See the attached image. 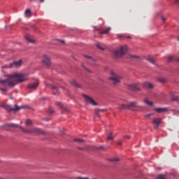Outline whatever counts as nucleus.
I'll use <instances>...</instances> for the list:
<instances>
[{
    "label": "nucleus",
    "instance_id": "37",
    "mask_svg": "<svg viewBox=\"0 0 179 179\" xmlns=\"http://www.w3.org/2000/svg\"><path fill=\"white\" fill-rule=\"evenodd\" d=\"M0 89H1V92H8V89H6V88L1 87Z\"/></svg>",
    "mask_w": 179,
    "mask_h": 179
},
{
    "label": "nucleus",
    "instance_id": "39",
    "mask_svg": "<svg viewBox=\"0 0 179 179\" xmlns=\"http://www.w3.org/2000/svg\"><path fill=\"white\" fill-rule=\"evenodd\" d=\"M97 149H98V150H104L105 147L104 146H101V147L98 148Z\"/></svg>",
    "mask_w": 179,
    "mask_h": 179
},
{
    "label": "nucleus",
    "instance_id": "30",
    "mask_svg": "<svg viewBox=\"0 0 179 179\" xmlns=\"http://www.w3.org/2000/svg\"><path fill=\"white\" fill-rule=\"evenodd\" d=\"M107 139L108 141H113V139H114V138L113 137V133H110L109 136H107Z\"/></svg>",
    "mask_w": 179,
    "mask_h": 179
},
{
    "label": "nucleus",
    "instance_id": "16",
    "mask_svg": "<svg viewBox=\"0 0 179 179\" xmlns=\"http://www.w3.org/2000/svg\"><path fill=\"white\" fill-rule=\"evenodd\" d=\"M143 103H145V104L147 106H150V107H153L154 106L153 101L149 100V98H145L143 99Z\"/></svg>",
    "mask_w": 179,
    "mask_h": 179
},
{
    "label": "nucleus",
    "instance_id": "38",
    "mask_svg": "<svg viewBox=\"0 0 179 179\" xmlns=\"http://www.w3.org/2000/svg\"><path fill=\"white\" fill-rule=\"evenodd\" d=\"M49 113H50V114H53L54 110L52 109V108H49Z\"/></svg>",
    "mask_w": 179,
    "mask_h": 179
},
{
    "label": "nucleus",
    "instance_id": "15",
    "mask_svg": "<svg viewBox=\"0 0 179 179\" xmlns=\"http://www.w3.org/2000/svg\"><path fill=\"white\" fill-rule=\"evenodd\" d=\"M24 38L26 39L27 41L29 43H31V44H34L36 43V40L33 38V36H30L29 34H25Z\"/></svg>",
    "mask_w": 179,
    "mask_h": 179
},
{
    "label": "nucleus",
    "instance_id": "44",
    "mask_svg": "<svg viewBox=\"0 0 179 179\" xmlns=\"http://www.w3.org/2000/svg\"><path fill=\"white\" fill-rule=\"evenodd\" d=\"M124 138L127 139H131V136H124Z\"/></svg>",
    "mask_w": 179,
    "mask_h": 179
},
{
    "label": "nucleus",
    "instance_id": "52",
    "mask_svg": "<svg viewBox=\"0 0 179 179\" xmlns=\"http://www.w3.org/2000/svg\"><path fill=\"white\" fill-rule=\"evenodd\" d=\"M1 162H2V161L0 159V163H1Z\"/></svg>",
    "mask_w": 179,
    "mask_h": 179
},
{
    "label": "nucleus",
    "instance_id": "51",
    "mask_svg": "<svg viewBox=\"0 0 179 179\" xmlns=\"http://www.w3.org/2000/svg\"><path fill=\"white\" fill-rule=\"evenodd\" d=\"M0 179H5V178H0Z\"/></svg>",
    "mask_w": 179,
    "mask_h": 179
},
{
    "label": "nucleus",
    "instance_id": "12",
    "mask_svg": "<svg viewBox=\"0 0 179 179\" xmlns=\"http://www.w3.org/2000/svg\"><path fill=\"white\" fill-rule=\"evenodd\" d=\"M152 124H154L155 129H157L162 124V118L154 117L152 119Z\"/></svg>",
    "mask_w": 179,
    "mask_h": 179
},
{
    "label": "nucleus",
    "instance_id": "36",
    "mask_svg": "<svg viewBox=\"0 0 179 179\" xmlns=\"http://www.w3.org/2000/svg\"><path fill=\"white\" fill-rule=\"evenodd\" d=\"M152 115H153V113H148L145 115V118H149V117H152Z\"/></svg>",
    "mask_w": 179,
    "mask_h": 179
},
{
    "label": "nucleus",
    "instance_id": "4",
    "mask_svg": "<svg viewBox=\"0 0 179 179\" xmlns=\"http://www.w3.org/2000/svg\"><path fill=\"white\" fill-rule=\"evenodd\" d=\"M21 131L24 132V134H34L35 135H43L45 136L47 135V132L41 130V129H38L37 127H34L32 129H30L29 130L24 129V128H21Z\"/></svg>",
    "mask_w": 179,
    "mask_h": 179
},
{
    "label": "nucleus",
    "instance_id": "1",
    "mask_svg": "<svg viewBox=\"0 0 179 179\" xmlns=\"http://www.w3.org/2000/svg\"><path fill=\"white\" fill-rule=\"evenodd\" d=\"M6 76L7 78L6 80L0 79V87H14L17 83H23V82L29 80V73H14Z\"/></svg>",
    "mask_w": 179,
    "mask_h": 179
},
{
    "label": "nucleus",
    "instance_id": "43",
    "mask_svg": "<svg viewBox=\"0 0 179 179\" xmlns=\"http://www.w3.org/2000/svg\"><path fill=\"white\" fill-rule=\"evenodd\" d=\"M161 19H162V20H163V22H166V17H165L162 16Z\"/></svg>",
    "mask_w": 179,
    "mask_h": 179
},
{
    "label": "nucleus",
    "instance_id": "49",
    "mask_svg": "<svg viewBox=\"0 0 179 179\" xmlns=\"http://www.w3.org/2000/svg\"><path fill=\"white\" fill-rule=\"evenodd\" d=\"M86 69V71H87L88 72H90V70L89 69Z\"/></svg>",
    "mask_w": 179,
    "mask_h": 179
},
{
    "label": "nucleus",
    "instance_id": "22",
    "mask_svg": "<svg viewBox=\"0 0 179 179\" xmlns=\"http://www.w3.org/2000/svg\"><path fill=\"white\" fill-rule=\"evenodd\" d=\"M24 16L26 17H31V16H33V13H31V10L30 9H27L24 11Z\"/></svg>",
    "mask_w": 179,
    "mask_h": 179
},
{
    "label": "nucleus",
    "instance_id": "20",
    "mask_svg": "<svg viewBox=\"0 0 179 179\" xmlns=\"http://www.w3.org/2000/svg\"><path fill=\"white\" fill-rule=\"evenodd\" d=\"M144 86L148 87V89H153L155 87V85L150 82L144 83Z\"/></svg>",
    "mask_w": 179,
    "mask_h": 179
},
{
    "label": "nucleus",
    "instance_id": "34",
    "mask_svg": "<svg viewBox=\"0 0 179 179\" xmlns=\"http://www.w3.org/2000/svg\"><path fill=\"white\" fill-rule=\"evenodd\" d=\"M96 47L99 50H104V48L101 47V45H100V43L96 44Z\"/></svg>",
    "mask_w": 179,
    "mask_h": 179
},
{
    "label": "nucleus",
    "instance_id": "46",
    "mask_svg": "<svg viewBox=\"0 0 179 179\" xmlns=\"http://www.w3.org/2000/svg\"><path fill=\"white\" fill-rule=\"evenodd\" d=\"M32 28H34L35 30L37 29V27H36V25H33V26H32Z\"/></svg>",
    "mask_w": 179,
    "mask_h": 179
},
{
    "label": "nucleus",
    "instance_id": "7",
    "mask_svg": "<svg viewBox=\"0 0 179 179\" xmlns=\"http://www.w3.org/2000/svg\"><path fill=\"white\" fill-rule=\"evenodd\" d=\"M83 97L84 98V101L86 104H90L91 106H97V102L94 101V99H93V98H92L91 96L83 94Z\"/></svg>",
    "mask_w": 179,
    "mask_h": 179
},
{
    "label": "nucleus",
    "instance_id": "5",
    "mask_svg": "<svg viewBox=\"0 0 179 179\" xmlns=\"http://www.w3.org/2000/svg\"><path fill=\"white\" fill-rule=\"evenodd\" d=\"M1 107H3V108L6 110V111H8V113H10L12 111H15V112L19 111V110H22V108H24L25 106H17V104H15L14 108H12L10 105H8L7 103H2L1 105Z\"/></svg>",
    "mask_w": 179,
    "mask_h": 179
},
{
    "label": "nucleus",
    "instance_id": "31",
    "mask_svg": "<svg viewBox=\"0 0 179 179\" xmlns=\"http://www.w3.org/2000/svg\"><path fill=\"white\" fill-rule=\"evenodd\" d=\"M84 57L85 58H87V59H89L90 61H92V62H95V61H96V60H94V59H92V57L90 56L85 55Z\"/></svg>",
    "mask_w": 179,
    "mask_h": 179
},
{
    "label": "nucleus",
    "instance_id": "33",
    "mask_svg": "<svg viewBox=\"0 0 179 179\" xmlns=\"http://www.w3.org/2000/svg\"><path fill=\"white\" fill-rule=\"evenodd\" d=\"M173 59H174V57L173 56L168 57V62H173Z\"/></svg>",
    "mask_w": 179,
    "mask_h": 179
},
{
    "label": "nucleus",
    "instance_id": "29",
    "mask_svg": "<svg viewBox=\"0 0 179 179\" xmlns=\"http://www.w3.org/2000/svg\"><path fill=\"white\" fill-rule=\"evenodd\" d=\"M156 179H166V176L164 175H158L156 176Z\"/></svg>",
    "mask_w": 179,
    "mask_h": 179
},
{
    "label": "nucleus",
    "instance_id": "28",
    "mask_svg": "<svg viewBox=\"0 0 179 179\" xmlns=\"http://www.w3.org/2000/svg\"><path fill=\"white\" fill-rule=\"evenodd\" d=\"M25 125H33V122L31 120L28 119L25 121Z\"/></svg>",
    "mask_w": 179,
    "mask_h": 179
},
{
    "label": "nucleus",
    "instance_id": "48",
    "mask_svg": "<svg viewBox=\"0 0 179 179\" xmlns=\"http://www.w3.org/2000/svg\"><path fill=\"white\" fill-rule=\"evenodd\" d=\"M60 43H62V44H64L65 43V41H60Z\"/></svg>",
    "mask_w": 179,
    "mask_h": 179
},
{
    "label": "nucleus",
    "instance_id": "19",
    "mask_svg": "<svg viewBox=\"0 0 179 179\" xmlns=\"http://www.w3.org/2000/svg\"><path fill=\"white\" fill-rule=\"evenodd\" d=\"M5 127H9L10 128H20V129H22V128H23L21 126H19L15 123L6 124Z\"/></svg>",
    "mask_w": 179,
    "mask_h": 179
},
{
    "label": "nucleus",
    "instance_id": "9",
    "mask_svg": "<svg viewBox=\"0 0 179 179\" xmlns=\"http://www.w3.org/2000/svg\"><path fill=\"white\" fill-rule=\"evenodd\" d=\"M21 65H23V60L20 59L10 64L9 66H5L3 68H20Z\"/></svg>",
    "mask_w": 179,
    "mask_h": 179
},
{
    "label": "nucleus",
    "instance_id": "21",
    "mask_svg": "<svg viewBox=\"0 0 179 179\" xmlns=\"http://www.w3.org/2000/svg\"><path fill=\"white\" fill-rule=\"evenodd\" d=\"M170 96H171V100H173V101H179V96H175L173 92H170Z\"/></svg>",
    "mask_w": 179,
    "mask_h": 179
},
{
    "label": "nucleus",
    "instance_id": "25",
    "mask_svg": "<svg viewBox=\"0 0 179 179\" xmlns=\"http://www.w3.org/2000/svg\"><path fill=\"white\" fill-rule=\"evenodd\" d=\"M157 80L159 83H167V79L166 78H157Z\"/></svg>",
    "mask_w": 179,
    "mask_h": 179
},
{
    "label": "nucleus",
    "instance_id": "50",
    "mask_svg": "<svg viewBox=\"0 0 179 179\" xmlns=\"http://www.w3.org/2000/svg\"><path fill=\"white\" fill-rule=\"evenodd\" d=\"M177 62H179V58L176 59Z\"/></svg>",
    "mask_w": 179,
    "mask_h": 179
},
{
    "label": "nucleus",
    "instance_id": "14",
    "mask_svg": "<svg viewBox=\"0 0 179 179\" xmlns=\"http://www.w3.org/2000/svg\"><path fill=\"white\" fill-rule=\"evenodd\" d=\"M154 111L157 113L158 114H163V113H167V111H169V108H154Z\"/></svg>",
    "mask_w": 179,
    "mask_h": 179
},
{
    "label": "nucleus",
    "instance_id": "42",
    "mask_svg": "<svg viewBox=\"0 0 179 179\" xmlns=\"http://www.w3.org/2000/svg\"><path fill=\"white\" fill-rule=\"evenodd\" d=\"M29 1H30V2H34V1H36V0H29ZM39 1L41 3H43V2H44V0H39Z\"/></svg>",
    "mask_w": 179,
    "mask_h": 179
},
{
    "label": "nucleus",
    "instance_id": "47",
    "mask_svg": "<svg viewBox=\"0 0 179 179\" xmlns=\"http://www.w3.org/2000/svg\"><path fill=\"white\" fill-rule=\"evenodd\" d=\"M103 111H106L104 109H100V113H103Z\"/></svg>",
    "mask_w": 179,
    "mask_h": 179
},
{
    "label": "nucleus",
    "instance_id": "17",
    "mask_svg": "<svg viewBox=\"0 0 179 179\" xmlns=\"http://www.w3.org/2000/svg\"><path fill=\"white\" fill-rule=\"evenodd\" d=\"M57 106H59V107H61V108H62V113H64V111H66V112H69V110L67 109V108L65 107V106H64V104H62V103H61V102H57Z\"/></svg>",
    "mask_w": 179,
    "mask_h": 179
},
{
    "label": "nucleus",
    "instance_id": "8",
    "mask_svg": "<svg viewBox=\"0 0 179 179\" xmlns=\"http://www.w3.org/2000/svg\"><path fill=\"white\" fill-rule=\"evenodd\" d=\"M38 85H40V81L38 80V79H35L34 80V81L28 84L27 87L30 90H36V89L38 87Z\"/></svg>",
    "mask_w": 179,
    "mask_h": 179
},
{
    "label": "nucleus",
    "instance_id": "41",
    "mask_svg": "<svg viewBox=\"0 0 179 179\" xmlns=\"http://www.w3.org/2000/svg\"><path fill=\"white\" fill-rule=\"evenodd\" d=\"M131 58H136V59H138V58H139V57H138V56H136V55H131Z\"/></svg>",
    "mask_w": 179,
    "mask_h": 179
},
{
    "label": "nucleus",
    "instance_id": "13",
    "mask_svg": "<svg viewBox=\"0 0 179 179\" xmlns=\"http://www.w3.org/2000/svg\"><path fill=\"white\" fill-rule=\"evenodd\" d=\"M128 89L129 90H134V92H136L141 90V87L139 86V84H131L128 85Z\"/></svg>",
    "mask_w": 179,
    "mask_h": 179
},
{
    "label": "nucleus",
    "instance_id": "32",
    "mask_svg": "<svg viewBox=\"0 0 179 179\" xmlns=\"http://www.w3.org/2000/svg\"><path fill=\"white\" fill-rule=\"evenodd\" d=\"M74 142H78V143H82V142H85V140L80 138H75Z\"/></svg>",
    "mask_w": 179,
    "mask_h": 179
},
{
    "label": "nucleus",
    "instance_id": "3",
    "mask_svg": "<svg viewBox=\"0 0 179 179\" xmlns=\"http://www.w3.org/2000/svg\"><path fill=\"white\" fill-rule=\"evenodd\" d=\"M122 79H124V77L122 76L117 73L115 71L110 72V76L109 77V80L112 82L113 85H118V83H121L122 82Z\"/></svg>",
    "mask_w": 179,
    "mask_h": 179
},
{
    "label": "nucleus",
    "instance_id": "40",
    "mask_svg": "<svg viewBox=\"0 0 179 179\" xmlns=\"http://www.w3.org/2000/svg\"><path fill=\"white\" fill-rule=\"evenodd\" d=\"M117 145H118V146H122V141H117Z\"/></svg>",
    "mask_w": 179,
    "mask_h": 179
},
{
    "label": "nucleus",
    "instance_id": "27",
    "mask_svg": "<svg viewBox=\"0 0 179 179\" xmlns=\"http://www.w3.org/2000/svg\"><path fill=\"white\" fill-rule=\"evenodd\" d=\"M109 162H112L113 163H115L117 162H120V158L114 157L112 159H108Z\"/></svg>",
    "mask_w": 179,
    "mask_h": 179
},
{
    "label": "nucleus",
    "instance_id": "45",
    "mask_svg": "<svg viewBox=\"0 0 179 179\" xmlns=\"http://www.w3.org/2000/svg\"><path fill=\"white\" fill-rule=\"evenodd\" d=\"M174 3L176 4L179 3V0H174Z\"/></svg>",
    "mask_w": 179,
    "mask_h": 179
},
{
    "label": "nucleus",
    "instance_id": "10",
    "mask_svg": "<svg viewBox=\"0 0 179 179\" xmlns=\"http://www.w3.org/2000/svg\"><path fill=\"white\" fill-rule=\"evenodd\" d=\"M42 62L45 65V66H47V68H50L51 66V58L47 56V55H43Z\"/></svg>",
    "mask_w": 179,
    "mask_h": 179
},
{
    "label": "nucleus",
    "instance_id": "26",
    "mask_svg": "<svg viewBox=\"0 0 179 179\" xmlns=\"http://www.w3.org/2000/svg\"><path fill=\"white\" fill-rule=\"evenodd\" d=\"M110 30H111V28L108 27L105 31H100L99 34H108V33H110Z\"/></svg>",
    "mask_w": 179,
    "mask_h": 179
},
{
    "label": "nucleus",
    "instance_id": "6",
    "mask_svg": "<svg viewBox=\"0 0 179 179\" xmlns=\"http://www.w3.org/2000/svg\"><path fill=\"white\" fill-rule=\"evenodd\" d=\"M127 49H128V47L127 46V45L120 46V50H115L114 51V56L115 57V58H121V57L127 54Z\"/></svg>",
    "mask_w": 179,
    "mask_h": 179
},
{
    "label": "nucleus",
    "instance_id": "18",
    "mask_svg": "<svg viewBox=\"0 0 179 179\" xmlns=\"http://www.w3.org/2000/svg\"><path fill=\"white\" fill-rule=\"evenodd\" d=\"M147 61H148V62H150V64H152V65L156 64V60L152 56H148L147 57Z\"/></svg>",
    "mask_w": 179,
    "mask_h": 179
},
{
    "label": "nucleus",
    "instance_id": "2",
    "mask_svg": "<svg viewBox=\"0 0 179 179\" xmlns=\"http://www.w3.org/2000/svg\"><path fill=\"white\" fill-rule=\"evenodd\" d=\"M139 108H142V106H139L138 101H129L127 103H122L119 106V110H131V111H135L136 113H139L141 110Z\"/></svg>",
    "mask_w": 179,
    "mask_h": 179
},
{
    "label": "nucleus",
    "instance_id": "24",
    "mask_svg": "<svg viewBox=\"0 0 179 179\" xmlns=\"http://www.w3.org/2000/svg\"><path fill=\"white\" fill-rule=\"evenodd\" d=\"M69 82L71 85L75 86V87H80V85L78 83H76L75 80H71Z\"/></svg>",
    "mask_w": 179,
    "mask_h": 179
},
{
    "label": "nucleus",
    "instance_id": "35",
    "mask_svg": "<svg viewBox=\"0 0 179 179\" xmlns=\"http://www.w3.org/2000/svg\"><path fill=\"white\" fill-rule=\"evenodd\" d=\"M100 109H96V110H95V114H96V115H99V114H100Z\"/></svg>",
    "mask_w": 179,
    "mask_h": 179
},
{
    "label": "nucleus",
    "instance_id": "11",
    "mask_svg": "<svg viewBox=\"0 0 179 179\" xmlns=\"http://www.w3.org/2000/svg\"><path fill=\"white\" fill-rule=\"evenodd\" d=\"M45 85L46 86V87H50V89H52L53 90V94L55 96H58L59 95V89L55 86V85H51L47 83H45Z\"/></svg>",
    "mask_w": 179,
    "mask_h": 179
},
{
    "label": "nucleus",
    "instance_id": "23",
    "mask_svg": "<svg viewBox=\"0 0 179 179\" xmlns=\"http://www.w3.org/2000/svg\"><path fill=\"white\" fill-rule=\"evenodd\" d=\"M117 38H120V39H122V38H131V36H126V35H124V34H117L116 35Z\"/></svg>",
    "mask_w": 179,
    "mask_h": 179
}]
</instances>
